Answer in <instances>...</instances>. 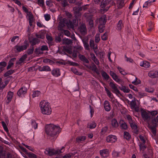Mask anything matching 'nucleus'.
Returning a JSON list of instances; mask_svg holds the SVG:
<instances>
[{"mask_svg":"<svg viewBox=\"0 0 158 158\" xmlns=\"http://www.w3.org/2000/svg\"><path fill=\"white\" fill-rule=\"evenodd\" d=\"M60 131V128L58 126L51 124L46 126V132L48 135L51 136H54L59 133Z\"/></svg>","mask_w":158,"mask_h":158,"instance_id":"nucleus-1","label":"nucleus"},{"mask_svg":"<svg viewBox=\"0 0 158 158\" xmlns=\"http://www.w3.org/2000/svg\"><path fill=\"white\" fill-rule=\"evenodd\" d=\"M39 106L41 113L44 115H50L52 110L49 103L48 102L43 100L40 103Z\"/></svg>","mask_w":158,"mask_h":158,"instance_id":"nucleus-2","label":"nucleus"},{"mask_svg":"<svg viewBox=\"0 0 158 158\" xmlns=\"http://www.w3.org/2000/svg\"><path fill=\"white\" fill-rule=\"evenodd\" d=\"M64 152V148L62 147L60 150H55L54 149L47 148L44 152L45 154L49 156H52L54 155L59 154Z\"/></svg>","mask_w":158,"mask_h":158,"instance_id":"nucleus-3","label":"nucleus"},{"mask_svg":"<svg viewBox=\"0 0 158 158\" xmlns=\"http://www.w3.org/2000/svg\"><path fill=\"white\" fill-rule=\"evenodd\" d=\"M141 115L143 119L145 122L148 123L152 119L149 111L148 110H141Z\"/></svg>","mask_w":158,"mask_h":158,"instance_id":"nucleus-4","label":"nucleus"},{"mask_svg":"<svg viewBox=\"0 0 158 158\" xmlns=\"http://www.w3.org/2000/svg\"><path fill=\"white\" fill-rule=\"evenodd\" d=\"M24 44L22 45H17L15 46V49H16L17 52H20L23 50L26 49L28 46V44L27 41H25L24 42Z\"/></svg>","mask_w":158,"mask_h":158,"instance_id":"nucleus-5","label":"nucleus"},{"mask_svg":"<svg viewBox=\"0 0 158 158\" xmlns=\"http://www.w3.org/2000/svg\"><path fill=\"white\" fill-rule=\"evenodd\" d=\"M67 22V20L66 19L64 18L60 19L58 27V30L60 31H63L64 28L66 25Z\"/></svg>","mask_w":158,"mask_h":158,"instance_id":"nucleus-6","label":"nucleus"},{"mask_svg":"<svg viewBox=\"0 0 158 158\" xmlns=\"http://www.w3.org/2000/svg\"><path fill=\"white\" fill-rule=\"evenodd\" d=\"M109 85L110 87L113 89L112 92L117 94H120V92L117 88L116 84L114 83L113 82H110Z\"/></svg>","mask_w":158,"mask_h":158,"instance_id":"nucleus-7","label":"nucleus"},{"mask_svg":"<svg viewBox=\"0 0 158 158\" xmlns=\"http://www.w3.org/2000/svg\"><path fill=\"white\" fill-rule=\"evenodd\" d=\"M117 138L114 135H110L107 136L106 138V140L108 143H114L117 140Z\"/></svg>","mask_w":158,"mask_h":158,"instance_id":"nucleus-8","label":"nucleus"},{"mask_svg":"<svg viewBox=\"0 0 158 158\" xmlns=\"http://www.w3.org/2000/svg\"><path fill=\"white\" fill-rule=\"evenodd\" d=\"M48 48L47 45H43L41 46L40 48L36 49L35 52L37 54H41L43 53L42 52L44 51H48Z\"/></svg>","mask_w":158,"mask_h":158,"instance_id":"nucleus-9","label":"nucleus"},{"mask_svg":"<svg viewBox=\"0 0 158 158\" xmlns=\"http://www.w3.org/2000/svg\"><path fill=\"white\" fill-rule=\"evenodd\" d=\"M148 76L151 78L158 77V71L155 70L151 71L148 73Z\"/></svg>","mask_w":158,"mask_h":158,"instance_id":"nucleus-10","label":"nucleus"},{"mask_svg":"<svg viewBox=\"0 0 158 158\" xmlns=\"http://www.w3.org/2000/svg\"><path fill=\"white\" fill-rule=\"evenodd\" d=\"M27 89L25 87H22L20 88L17 93V95L19 97H22L26 94L27 92Z\"/></svg>","mask_w":158,"mask_h":158,"instance_id":"nucleus-11","label":"nucleus"},{"mask_svg":"<svg viewBox=\"0 0 158 158\" xmlns=\"http://www.w3.org/2000/svg\"><path fill=\"white\" fill-rule=\"evenodd\" d=\"M79 30L82 34L85 35L86 34L87 30L85 24L81 25L79 28Z\"/></svg>","mask_w":158,"mask_h":158,"instance_id":"nucleus-12","label":"nucleus"},{"mask_svg":"<svg viewBox=\"0 0 158 158\" xmlns=\"http://www.w3.org/2000/svg\"><path fill=\"white\" fill-rule=\"evenodd\" d=\"M90 55L91 58L92 60H93L95 64L97 65L98 67H99L100 62L98 60L97 58L94 53H91Z\"/></svg>","mask_w":158,"mask_h":158,"instance_id":"nucleus-13","label":"nucleus"},{"mask_svg":"<svg viewBox=\"0 0 158 158\" xmlns=\"http://www.w3.org/2000/svg\"><path fill=\"white\" fill-rule=\"evenodd\" d=\"M52 74L55 77H58L60 75V73L59 69L56 68L53 69L52 71Z\"/></svg>","mask_w":158,"mask_h":158,"instance_id":"nucleus-14","label":"nucleus"},{"mask_svg":"<svg viewBox=\"0 0 158 158\" xmlns=\"http://www.w3.org/2000/svg\"><path fill=\"white\" fill-rule=\"evenodd\" d=\"M106 16L104 15L100 18L98 20H97V21H98L100 25H104L105 24L106 22Z\"/></svg>","mask_w":158,"mask_h":158,"instance_id":"nucleus-15","label":"nucleus"},{"mask_svg":"<svg viewBox=\"0 0 158 158\" xmlns=\"http://www.w3.org/2000/svg\"><path fill=\"white\" fill-rule=\"evenodd\" d=\"M105 3H106V4L107 6L106 9L105 10V11H106L110 6H111L114 5L115 4V3L113 2V1L111 0H105Z\"/></svg>","mask_w":158,"mask_h":158,"instance_id":"nucleus-16","label":"nucleus"},{"mask_svg":"<svg viewBox=\"0 0 158 158\" xmlns=\"http://www.w3.org/2000/svg\"><path fill=\"white\" fill-rule=\"evenodd\" d=\"M100 153L101 156L105 157L108 155V151L107 149H104L100 151Z\"/></svg>","mask_w":158,"mask_h":158,"instance_id":"nucleus-17","label":"nucleus"},{"mask_svg":"<svg viewBox=\"0 0 158 158\" xmlns=\"http://www.w3.org/2000/svg\"><path fill=\"white\" fill-rule=\"evenodd\" d=\"M104 106L105 110L107 111H109L111 109L110 106L109 102L106 100L104 102Z\"/></svg>","mask_w":158,"mask_h":158,"instance_id":"nucleus-18","label":"nucleus"},{"mask_svg":"<svg viewBox=\"0 0 158 158\" xmlns=\"http://www.w3.org/2000/svg\"><path fill=\"white\" fill-rule=\"evenodd\" d=\"M13 95L12 92L9 91L7 95L6 96L7 100L6 102L7 103H9L11 100Z\"/></svg>","mask_w":158,"mask_h":158,"instance_id":"nucleus-19","label":"nucleus"},{"mask_svg":"<svg viewBox=\"0 0 158 158\" xmlns=\"http://www.w3.org/2000/svg\"><path fill=\"white\" fill-rule=\"evenodd\" d=\"M140 65L145 68H148L150 66L149 62L146 61H143L141 62L139 64Z\"/></svg>","mask_w":158,"mask_h":158,"instance_id":"nucleus-20","label":"nucleus"},{"mask_svg":"<svg viewBox=\"0 0 158 158\" xmlns=\"http://www.w3.org/2000/svg\"><path fill=\"white\" fill-rule=\"evenodd\" d=\"M131 128L133 130V132L135 133H137L138 132V129L137 126L135 124V123L133 122L130 123Z\"/></svg>","mask_w":158,"mask_h":158,"instance_id":"nucleus-21","label":"nucleus"},{"mask_svg":"<svg viewBox=\"0 0 158 158\" xmlns=\"http://www.w3.org/2000/svg\"><path fill=\"white\" fill-rule=\"evenodd\" d=\"M116 4L119 8H121L124 6V1L123 0H116Z\"/></svg>","mask_w":158,"mask_h":158,"instance_id":"nucleus-22","label":"nucleus"},{"mask_svg":"<svg viewBox=\"0 0 158 158\" xmlns=\"http://www.w3.org/2000/svg\"><path fill=\"white\" fill-rule=\"evenodd\" d=\"M123 21L120 20L118 21L117 24L116 29L118 31H121V29L123 27Z\"/></svg>","mask_w":158,"mask_h":158,"instance_id":"nucleus-23","label":"nucleus"},{"mask_svg":"<svg viewBox=\"0 0 158 158\" xmlns=\"http://www.w3.org/2000/svg\"><path fill=\"white\" fill-rule=\"evenodd\" d=\"M89 45L91 48H92L94 50L95 52V50L98 48L97 46L94 44V41L93 40H90L89 42Z\"/></svg>","mask_w":158,"mask_h":158,"instance_id":"nucleus-24","label":"nucleus"},{"mask_svg":"<svg viewBox=\"0 0 158 158\" xmlns=\"http://www.w3.org/2000/svg\"><path fill=\"white\" fill-rule=\"evenodd\" d=\"M8 83L7 81H5L4 82H2V79L0 78V89H3Z\"/></svg>","mask_w":158,"mask_h":158,"instance_id":"nucleus-25","label":"nucleus"},{"mask_svg":"<svg viewBox=\"0 0 158 158\" xmlns=\"http://www.w3.org/2000/svg\"><path fill=\"white\" fill-rule=\"evenodd\" d=\"M16 60L15 58H13L11 59L9 62L8 65L7 69H9L11 68L14 64V62Z\"/></svg>","mask_w":158,"mask_h":158,"instance_id":"nucleus-26","label":"nucleus"},{"mask_svg":"<svg viewBox=\"0 0 158 158\" xmlns=\"http://www.w3.org/2000/svg\"><path fill=\"white\" fill-rule=\"evenodd\" d=\"M79 59L82 61L87 63H89V61L84 56L81 54H79Z\"/></svg>","mask_w":158,"mask_h":158,"instance_id":"nucleus-27","label":"nucleus"},{"mask_svg":"<svg viewBox=\"0 0 158 158\" xmlns=\"http://www.w3.org/2000/svg\"><path fill=\"white\" fill-rule=\"evenodd\" d=\"M40 71H50L51 69L48 66H44L40 68Z\"/></svg>","mask_w":158,"mask_h":158,"instance_id":"nucleus-28","label":"nucleus"},{"mask_svg":"<svg viewBox=\"0 0 158 158\" xmlns=\"http://www.w3.org/2000/svg\"><path fill=\"white\" fill-rule=\"evenodd\" d=\"M111 124L113 127L116 128L118 127V125L117 120L115 119L112 120Z\"/></svg>","mask_w":158,"mask_h":158,"instance_id":"nucleus-29","label":"nucleus"},{"mask_svg":"<svg viewBox=\"0 0 158 158\" xmlns=\"http://www.w3.org/2000/svg\"><path fill=\"white\" fill-rule=\"evenodd\" d=\"M66 25L69 29L70 28L73 29L74 28V25L73 23L70 20H69L68 22L67 21L66 22Z\"/></svg>","mask_w":158,"mask_h":158,"instance_id":"nucleus-30","label":"nucleus"},{"mask_svg":"<svg viewBox=\"0 0 158 158\" xmlns=\"http://www.w3.org/2000/svg\"><path fill=\"white\" fill-rule=\"evenodd\" d=\"M149 113L152 119L153 117H155L158 114V111L157 110L149 111Z\"/></svg>","mask_w":158,"mask_h":158,"instance_id":"nucleus-31","label":"nucleus"},{"mask_svg":"<svg viewBox=\"0 0 158 158\" xmlns=\"http://www.w3.org/2000/svg\"><path fill=\"white\" fill-rule=\"evenodd\" d=\"M112 78L114 81L120 84L122 81V79L119 78L118 77L116 74Z\"/></svg>","mask_w":158,"mask_h":158,"instance_id":"nucleus-32","label":"nucleus"},{"mask_svg":"<svg viewBox=\"0 0 158 158\" xmlns=\"http://www.w3.org/2000/svg\"><path fill=\"white\" fill-rule=\"evenodd\" d=\"M102 75L104 79L106 80H109L110 78L109 76L104 71L102 72Z\"/></svg>","mask_w":158,"mask_h":158,"instance_id":"nucleus-33","label":"nucleus"},{"mask_svg":"<svg viewBox=\"0 0 158 158\" xmlns=\"http://www.w3.org/2000/svg\"><path fill=\"white\" fill-rule=\"evenodd\" d=\"M27 58V55H24L22 56V57L20 58L19 60L17 62V64H20L22 63Z\"/></svg>","mask_w":158,"mask_h":158,"instance_id":"nucleus-34","label":"nucleus"},{"mask_svg":"<svg viewBox=\"0 0 158 158\" xmlns=\"http://www.w3.org/2000/svg\"><path fill=\"white\" fill-rule=\"evenodd\" d=\"M131 107L132 109H136V103L135 101V100H132L130 104Z\"/></svg>","mask_w":158,"mask_h":158,"instance_id":"nucleus-35","label":"nucleus"},{"mask_svg":"<svg viewBox=\"0 0 158 158\" xmlns=\"http://www.w3.org/2000/svg\"><path fill=\"white\" fill-rule=\"evenodd\" d=\"M36 36L38 38H40L41 39H44L45 37L44 33L42 32H40L36 34Z\"/></svg>","mask_w":158,"mask_h":158,"instance_id":"nucleus-36","label":"nucleus"},{"mask_svg":"<svg viewBox=\"0 0 158 158\" xmlns=\"http://www.w3.org/2000/svg\"><path fill=\"white\" fill-rule=\"evenodd\" d=\"M40 41V40L38 38H34L31 41V43L32 45H34L37 44H38Z\"/></svg>","mask_w":158,"mask_h":158,"instance_id":"nucleus-37","label":"nucleus"},{"mask_svg":"<svg viewBox=\"0 0 158 158\" xmlns=\"http://www.w3.org/2000/svg\"><path fill=\"white\" fill-rule=\"evenodd\" d=\"M120 89L123 91L124 92L128 93L130 92V90L128 87L125 86H123L120 88Z\"/></svg>","mask_w":158,"mask_h":158,"instance_id":"nucleus-38","label":"nucleus"},{"mask_svg":"<svg viewBox=\"0 0 158 158\" xmlns=\"http://www.w3.org/2000/svg\"><path fill=\"white\" fill-rule=\"evenodd\" d=\"M85 137L84 136H79L76 138V140L77 142H80L81 141L85 140Z\"/></svg>","mask_w":158,"mask_h":158,"instance_id":"nucleus-39","label":"nucleus"},{"mask_svg":"<svg viewBox=\"0 0 158 158\" xmlns=\"http://www.w3.org/2000/svg\"><path fill=\"white\" fill-rule=\"evenodd\" d=\"M149 128L151 130L153 134L155 135L156 134V129L155 126H149Z\"/></svg>","mask_w":158,"mask_h":158,"instance_id":"nucleus-40","label":"nucleus"},{"mask_svg":"<svg viewBox=\"0 0 158 158\" xmlns=\"http://www.w3.org/2000/svg\"><path fill=\"white\" fill-rule=\"evenodd\" d=\"M40 91L37 90L34 91L33 92L32 96L33 98L39 96L40 94Z\"/></svg>","mask_w":158,"mask_h":158,"instance_id":"nucleus-41","label":"nucleus"},{"mask_svg":"<svg viewBox=\"0 0 158 158\" xmlns=\"http://www.w3.org/2000/svg\"><path fill=\"white\" fill-rule=\"evenodd\" d=\"M96 126V123L94 122H93L91 123H89L87 125L88 127L90 129L94 128H95Z\"/></svg>","mask_w":158,"mask_h":158,"instance_id":"nucleus-42","label":"nucleus"},{"mask_svg":"<svg viewBox=\"0 0 158 158\" xmlns=\"http://www.w3.org/2000/svg\"><path fill=\"white\" fill-rule=\"evenodd\" d=\"M92 69L93 71L96 72L98 74H99V72L98 71L97 66L94 64H93L92 65Z\"/></svg>","mask_w":158,"mask_h":158,"instance_id":"nucleus-43","label":"nucleus"},{"mask_svg":"<svg viewBox=\"0 0 158 158\" xmlns=\"http://www.w3.org/2000/svg\"><path fill=\"white\" fill-rule=\"evenodd\" d=\"M121 127L124 129H126L127 128V125L126 123L123 121H121Z\"/></svg>","mask_w":158,"mask_h":158,"instance_id":"nucleus-44","label":"nucleus"},{"mask_svg":"<svg viewBox=\"0 0 158 158\" xmlns=\"http://www.w3.org/2000/svg\"><path fill=\"white\" fill-rule=\"evenodd\" d=\"M83 42L85 49L87 50H89V48L87 41L83 40Z\"/></svg>","mask_w":158,"mask_h":158,"instance_id":"nucleus-45","label":"nucleus"},{"mask_svg":"<svg viewBox=\"0 0 158 158\" xmlns=\"http://www.w3.org/2000/svg\"><path fill=\"white\" fill-rule=\"evenodd\" d=\"M124 137L127 140L131 138V136L130 134L127 131H125L124 133Z\"/></svg>","mask_w":158,"mask_h":158,"instance_id":"nucleus-46","label":"nucleus"},{"mask_svg":"<svg viewBox=\"0 0 158 158\" xmlns=\"http://www.w3.org/2000/svg\"><path fill=\"white\" fill-rule=\"evenodd\" d=\"M31 124L32 127L35 129L37 128V123H36L34 120H32L31 122Z\"/></svg>","mask_w":158,"mask_h":158,"instance_id":"nucleus-47","label":"nucleus"},{"mask_svg":"<svg viewBox=\"0 0 158 158\" xmlns=\"http://www.w3.org/2000/svg\"><path fill=\"white\" fill-rule=\"evenodd\" d=\"M117 69L119 71L120 73L122 75H125L127 73L126 72L124 71V69H122L120 67H118Z\"/></svg>","mask_w":158,"mask_h":158,"instance_id":"nucleus-48","label":"nucleus"},{"mask_svg":"<svg viewBox=\"0 0 158 158\" xmlns=\"http://www.w3.org/2000/svg\"><path fill=\"white\" fill-rule=\"evenodd\" d=\"M132 83L135 85H138L141 83L140 81L136 77H135V80L132 82Z\"/></svg>","mask_w":158,"mask_h":158,"instance_id":"nucleus-49","label":"nucleus"},{"mask_svg":"<svg viewBox=\"0 0 158 158\" xmlns=\"http://www.w3.org/2000/svg\"><path fill=\"white\" fill-rule=\"evenodd\" d=\"M27 16L28 18V20L31 19H33V16L31 12L29 11V12L27 13Z\"/></svg>","mask_w":158,"mask_h":158,"instance_id":"nucleus-50","label":"nucleus"},{"mask_svg":"<svg viewBox=\"0 0 158 158\" xmlns=\"http://www.w3.org/2000/svg\"><path fill=\"white\" fill-rule=\"evenodd\" d=\"M14 71V70H10L8 71L5 74L4 76L5 77L9 76V75H11L12 73H13Z\"/></svg>","mask_w":158,"mask_h":158,"instance_id":"nucleus-51","label":"nucleus"},{"mask_svg":"<svg viewBox=\"0 0 158 158\" xmlns=\"http://www.w3.org/2000/svg\"><path fill=\"white\" fill-rule=\"evenodd\" d=\"M104 25H99L98 26L99 31L100 32L102 33L104 30Z\"/></svg>","mask_w":158,"mask_h":158,"instance_id":"nucleus-52","label":"nucleus"},{"mask_svg":"<svg viewBox=\"0 0 158 158\" xmlns=\"http://www.w3.org/2000/svg\"><path fill=\"white\" fill-rule=\"evenodd\" d=\"M105 89L108 96L109 97L113 95L111 92L106 87H105Z\"/></svg>","mask_w":158,"mask_h":158,"instance_id":"nucleus-53","label":"nucleus"},{"mask_svg":"<svg viewBox=\"0 0 158 158\" xmlns=\"http://www.w3.org/2000/svg\"><path fill=\"white\" fill-rule=\"evenodd\" d=\"M37 3L40 6H43L44 5V0H38Z\"/></svg>","mask_w":158,"mask_h":158,"instance_id":"nucleus-54","label":"nucleus"},{"mask_svg":"<svg viewBox=\"0 0 158 158\" xmlns=\"http://www.w3.org/2000/svg\"><path fill=\"white\" fill-rule=\"evenodd\" d=\"M126 118L128 120L129 123H132L133 120H132L131 117L129 115H126Z\"/></svg>","mask_w":158,"mask_h":158,"instance_id":"nucleus-55","label":"nucleus"},{"mask_svg":"<svg viewBox=\"0 0 158 158\" xmlns=\"http://www.w3.org/2000/svg\"><path fill=\"white\" fill-rule=\"evenodd\" d=\"M2 123L4 130L6 131H8V130L6 123L4 122H2Z\"/></svg>","mask_w":158,"mask_h":158,"instance_id":"nucleus-56","label":"nucleus"},{"mask_svg":"<svg viewBox=\"0 0 158 158\" xmlns=\"http://www.w3.org/2000/svg\"><path fill=\"white\" fill-rule=\"evenodd\" d=\"M46 38L48 41V43L49 44L51 43L52 40V37L49 35H47L46 36Z\"/></svg>","mask_w":158,"mask_h":158,"instance_id":"nucleus-57","label":"nucleus"},{"mask_svg":"<svg viewBox=\"0 0 158 158\" xmlns=\"http://www.w3.org/2000/svg\"><path fill=\"white\" fill-rule=\"evenodd\" d=\"M100 40L99 34H96L95 36V41L96 43H98Z\"/></svg>","mask_w":158,"mask_h":158,"instance_id":"nucleus-58","label":"nucleus"},{"mask_svg":"<svg viewBox=\"0 0 158 158\" xmlns=\"http://www.w3.org/2000/svg\"><path fill=\"white\" fill-rule=\"evenodd\" d=\"M64 43L65 44L69 45L72 44V42L71 40L67 39L64 40Z\"/></svg>","mask_w":158,"mask_h":158,"instance_id":"nucleus-59","label":"nucleus"},{"mask_svg":"<svg viewBox=\"0 0 158 158\" xmlns=\"http://www.w3.org/2000/svg\"><path fill=\"white\" fill-rule=\"evenodd\" d=\"M107 33L106 32L104 33L102 36L101 38L103 40H106L107 39Z\"/></svg>","mask_w":158,"mask_h":158,"instance_id":"nucleus-60","label":"nucleus"},{"mask_svg":"<svg viewBox=\"0 0 158 158\" xmlns=\"http://www.w3.org/2000/svg\"><path fill=\"white\" fill-rule=\"evenodd\" d=\"M152 122L155 124L158 123V115L156 118L152 119Z\"/></svg>","mask_w":158,"mask_h":158,"instance_id":"nucleus-61","label":"nucleus"},{"mask_svg":"<svg viewBox=\"0 0 158 158\" xmlns=\"http://www.w3.org/2000/svg\"><path fill=\"white\" fill-rule=\"evenodd\" d=\"M129 86L130 88H131V89H133L136 92H138V89L135 86L131 84L129 85Z\"/></svg>","mask_w":158,"mask_h":158,"instance_id":"nucleus-62","label":"nucleus"},{"mask_svg":"<svg viewBox=\"0 0 158 158\" xmlns=\"http://www.w3.org/2000/svg\"><path fill=\"white\" fill-rule=\"evenodd\" d=\"M45 20L47 21H49L50 19V16L49 14H47L44 15Z\"/></svg>","mask_w":158,"mask_h":158,"instance_id":"nucleus-63","label":"nucleus"},{"mask_svg":"<svg viewBox=\"0 0 158 158\" xmlns=\"http://www.w3.org/2000/svg\"><path fill=\"white\" fill-rule=\"evenodd\" d=\"M62 4L64 7L67 6L68 4L67 0H63Z\"/></svg>","mask_w":158,"mask_h":158,"instance_id":"nucleus-64","label":"nucleus"}]
</instances>
